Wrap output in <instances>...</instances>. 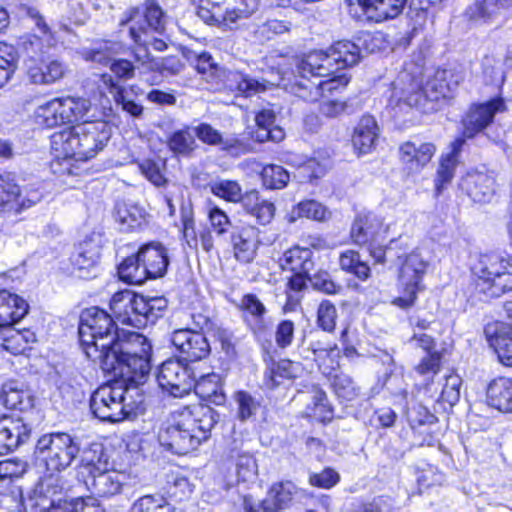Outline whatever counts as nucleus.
Listing matches in <instances>:
<instances>
[{
	"label": "nucleus",
	"instance_id": "f257e3e1",
	"mask_svg": "<svg viewBox=\"0 0 512 512\" xmlns=\"http://www.w3.org/2000/svg\"><path fill=\"white\" fill-rule=\"evenodd\" d=\"M218 414L209 406L193 405L174 411L159 432L160 444L179 455L195 450L210 437Z\"/></svg>",
	"mask_w": 512,
	"mask_h": 512
},
{
	"label": "nucleus",
	"instance_id": "f03ea898",
	"mask_svg": "<svg viewBox=\"0 0 512 512\" xmlns=\"http://www.w3.org/2000/svg\"><path fill=\"white\" fill-rule=\"evenodd\" d=\"M111 137L104 121H84L51 136V152L57 160L87 161L96 156Z\"/></svg>",
	"mask_w": 512,
	"mask_h": 512
},
{
	"label": "nucleus",
	"instance_id": "7ed1b4c3",
	"mask_svg": "<svg viewBox=\"0 0 512 512\" xmlns=\"http://www.w3.org/2000/svg\"><path fill=\"white\" fill-rule=\"evenodd\" d=\"M151 344L139 333L124 331L117 335V340L109 350L112 368L101 364L105 373L113 377H124L134 383H144L148 377L151 364Z\"/></svg>",
	"mask_w": 512,
	"mask_h": 512
},
{
	"label": "nucleus",
	"instance_id": "20e7f679",
	"mask_svg": "<svg viewBox=\"0 0 512 512\" xmlns=\"http://www.w3.org/2000/svg\"><path fill=\"white\" fill-rule=\"evenodd\" d=\"M98 387L90 398L93 414L102 421L120 422L134 413L142 403L141 383L124 377Z\"/></svg>",
	"mask_w": 512,
	"mask_h": 512
},
{
	"label": "nucleus",
	"instance_id": "39448f33",
	"mask_svg": "<svg viewBox=\"0 0 512 512\" xmlns=\"http://www.w3.org/2000/svg\"><path fill=\"white\" fill-rule=\"evenodd\" d=\"M118 331L112 317L104 310L92 307L81 315L79 338L84 353L91 361L112 368L109 350L117 340Z\"/></svg>",
	"mask_w": 512,
	"mask_h": 512
},
{
	"label": "nucleus",
	"instance_id": "423d86ee",
	"mask_svg": "<svg viewBox=\"0 0 512 512\" xmlns=\"http://www.w3.org/2000/svg\"><path fill=\"white\" fill-rule=\"evenodd\" d=\"M80 452V444L75 437L64 432L42 435L35 446V459L44 468V476L64 479L62 472L68 469Z\"/></svg>",
	"mask_w": 512,
	"mask_h": 512
},
{
	"label": "nucleus",
	"instance_id": "0eeeda50",
	"mask_svg": "<svg viewBox=\"0 0 512 512\" xmlns=\"http://www.w3.org/2000/svg\"><path fill=\"white\" fill-rule=\"evenodd\" d=\"M446 72L437 73L435 78L428 81L425 88L422 86V69L420 67H405L391 84L390 101L396 105L404 103L409 107L420 105L423 96L431 100L447 97L450 87L441 82Z\"/></svg>",
	"mask_w": 512,
	"mask_h": 512
},
{
	"label": "nucleus",
	"instance_id": "6e6552de",
	"mask_svg": "<svg viewBox=\"0 0 512 512\" xmlns=\"http://www.w3.org/2000/svg\"><path fill=\"white\" fill-rule=\"evenodd\" d=\"M108 457L101 445H93L84 452L81 460V474L88 490L99 497L118 494L127 477L117 470L108 469Z\"/></svg>",
	"mask_w": 512,
	"mask_h": 512
},
{
	"label": "nucleus",
	"instance_id": "1a4fd4ad",
	"mask_svg": "<svg viewBox=\"0 0 512 512\" xmlns=\"http://www.w3.org/2000/svg\"><path fill=\"white\" fill-rule=\"evenodd\" d=\"M360 60V48L349 40L338 41L328 51H312L297 64L298 71L318 76H329L335 71L357 64Z\"/></svg>",
	"mask_w": 512,
	"mask_h": 512
},
{
	"label": "nucleus",
	"instance_id": "9d476101",
	"mask_svg": "<svg viewBox=\"0 0 512 512\" xmlns=\"http://www.w3.org/2000/svg\"><path fill=\"white\" fill-rule=\"evenodd\" d=\"M476 289L488 297H500L512 290V261L500 254L481 255L474 265Z\"/></svg>",
	"mask_w": 512,
	"mask_h": 512
},
{
	"label": "nucleus",
	"instance_id": "9b49d317",
	"mask_svg": "<svg viewBox=\"0 0 512 512\" xmlns=\"http://www.w3.org/2000/svg\"><path fill=\"white\" fill-rule=\"evenodd\" d=\"M428 268V262L417 251L405 256L399 271V288L402 295L393 299L392 304L408 309L415 304L417 294L422 290L421 281Z\"/></svg>",
	"mask_w": 512,
	"mask_h": 512
},
{
	"label": "nucleus",
	"instance_id": "f8f14e48",
	"mask_svg": "<svg viewBox=\"0 0 512 512\" xmlns=\"http://www.w3.org/2000/svg\"><path fill=\"white\" fill-rule=\"evenodd\" d=\"M295 82L292 84V92L310 102L319 101L326 97V93L343 89L349 83L350 78L344 72L335 71L329 76H318L315 74L302 75L297 70Z\"/></svg>",
	"mask_w": 512,
	"mask_h": 512
},
{
	"label": "nucleus",
	"instance_id": "ddd939ff",
	"mask_svg": "<svg viewBox=\"0 0 512 512\" xmlns=\"http://www.w3.org/2000/svg\"><path fill=\"white\" fill-rule=\"evenodd\" d=\"M159 387L174 397L188 394L194 385V376L187 364L179 359L163 362L157 373Z\"/></svg>",
	"mask_w": 512,
	"mask_h": 512
},
{
	"label": "nucleus",
	"instance_id": "4468645a",
	"mask_svg": "<svg viewBox=\"0 0 512 512\" xmlns=\"http://www.w3.org/2000/svg\"><path fill=\"white\" fill-rule=\"evenodd\" d=\"M394 222L374 213L360 214L351 228V238L359 246L373 243H383L394 234Z\"/></svg>",
	"mask_w": 512,
	"mask_h": 512
},
{
	"label": "nucleus",
	"instance_id": "2eb2a0df",
	"mask_svg": "<svg viewBox=\"0 0 512 512\" xmlns=\"http://www.w3.org/2000/svg\"><path fill=\"white\" fill-rule=\"evenodd\" d=\"M408 0H347L350 13L359 19L382 22L399 16Z\"/></svg>",
	"mask_w": 512,
	"mask_h": 512
},
{
	"label": "nucleus",
	"instance_id": "dca6fc26",
	"mask_svg": "<svg viewBox=\"0 0 512 512\" xmlns=\"http://www.w3.org/2000/svg\"><path fill=\"white\" fill-rule=\"evenodd\" d=\"M144 296L137 295L130 290L115 293L110 301V309L114 317L122 324L136 328L144 326Z\"/></svg>",
	"mask_w": 512,
	"mask_h": 512
},
{
	"label": "nucleus",
	"instance_id": "f3484780",
	"mask_svg": "<svg viewBox=\"0 0 512 512\" xmlns=\"http://www.w3.org/2000/svg\"><path fill=\"white\" fill-rule=\"evenodd\" d=\"M66 487L65 479L53 476H42L30 497V508L33 512H55Z\"/></svg>",
	"mask_w": 512,
	"mask_h": 512
},
{
	"label": "nucleus",
	"instance_id": "a211bd4d",
	"mask_svg": "<svg viewBox=\"0 0 512 512\" xmlns=\"http://www.w3.org/2000/svg\"><path fill=\"white\" fill-rule=\"evenodd\" d=\"M142 15L139 13L138 8L129 9L120 21L121 25H129L130 38L135 43V47L132 51L134 59L140 65L151 70V65L156 62L147 48L148 34L147 29L140 23Z\"/></svg>",
	"mask_w": 512,
	"mask_h": 512
},
{
	"label": "nucleus",
	"instance_id": "6ab92c4d",
	"mask_svg": "<svg viewBox=\"0 0 512 512\" xmlns=\"http://www.w3.org/2000/svg\"><path fill=\"white\" fill-rule=\"evenodd\" d=\"M461 190L477 203H489L496 194V179L493 172L473 170L461 178Z\"/></svg>",
	"mask_w": 512,
	"mask_h": 512
},
{
	"label": "nucleus",
	"instance_id": "aec40b11",
	"mask_svg": "<svg viewBox=\"0 0 512 512\" xmlns=\"http://www.w3.org/2000/svg\"><path fill=\"white\" fill-rule=\"evenodd\" d=\"M505 105L502 99H492L486 103L471 106L463 124V136L472 138L482 130H484L494 119L498 112H502Z\"/></svg>",
	"mask_w": 512,
	"mask_h": 512
},
{
	"label": "nucleus",
	"instance_id": "412c9836",
	"mask_svg": "<svg viewBox=\"0 0 512 512\" xmlns=\"http://www.w3.org/2000/svg\"><path fill=\"white\" fill-rule=\"evenodd\" d=\"M171 341L177 350L185 356V360L199 361L210 353V345L206 337L191 329H178L173 332Z\"/></svg>",
	"mask_w": 512,
	"mask_h": 512
},
{
	"label": "nucleus",
	"instance_id": "4be33fe9",
	"mask_svg": "<svg viewBox=\"0 0 512 512\" xmlns=\"http://www.w3.org/2000/svg\"><path fill=\"white\" fill-rule=\"evenodd\" d=\"M259 243V230L255 226L239 225L233 228L231 244L237 261L251 263L257 255Z\"/></svg>",
	"mask_w": 512,
	"mask_h": 512
},
{
	"label": "nucleus",
	"instance_id": "5701e85b",
	"mask_svg": "<svg viewBox=\"0 0 512 512\" xmlns=\"http://www.w3.org/2000/svg\"><path fill=\"white\" fill-rule=\"evenodd\" d=\"M284 80V76L280 74L275 78H263L259 80L243 72L232 71L227 75L226 85L230 90L236 91L239 95L251 97L266 91L270 86L280 85Z\"/></svg>",
	"mask_w": 512,
	"mask_h": 512
},
{
	"label": "nucleus",
	"instance_id": "b1692460",
	"mask_svg": "<svg viewBox=\"0 0 512 512\" xmlns=\"http://www.w3.org/2000/svg\"><path fill=\"white\" fill-rule=\"evenodd\" d=\"M436 147L431 142L406 141L399 147V158L406 169L420 172L433 158Z\"/></svg>",
	"mask_w": 512,
	"mask_h": 512
},
{
	"label": "nucleus",
	"instance_id": "393cba45",
	"mask_svg": "<svg viewBox=\"0 0 512 512\" xmlns=\"http://www.w3.org/2000/svg\"><path fill=\"white\" fill-rule=\"evenodd\" d=\"M139 258L149 278L162 277L169 264L168 252L160 242H150L142 245L139 250Z\"/></svg>",
	"mask_w": 512,
	"mask_h": 512
},
{
	"label": "nucleus",
	"instance_id": "a878e982",
	"mask_svg": "<svg viewBox=\"0 0 512 512\" xmlns=\"http://www.w3.org/2000/svg\"><path fill=\"white\" fill-rule=\"evenodd\" d=\"M101 247L98 242L88 239L77 247L71 258L74 272L79 278L93 277L92 270L95 269L100 259Z\"/></svg>",
	"mask_w": 512,
	"mask_h": 512
},
{
	"label": "nucleus",
	"instance_id": "bb28decb",
	"mask_svg": "<svg viewBox=\"0 0 512 512\" xmlns=\"http://www.w3.org/2000/svg\"><path fill=\"white\" fill-rule=\"evenodd\" d=\"M27 301L8 290H0V328H10L28 313Z\"/></svg>",
	"mask_w": 512,
	"mask_h": 512
},
{
	"label": "nucleus",
	"instance_id": "cd10ccee",
	"mask_svg": "<svg viewBox=\"0 0 512 512\" xmlns=\"http://www.w3.org/2000/svg\"><path fill=\"white\" fill-rule=\"evenodd\" d=\"M30 429L21 419L0 421V455L8 454L27 441Z\"/></svg>",
	"mask_w": 512,
	"mask_h": 512
},
{
	"label": "nucleus",
	"instance_id": "c85d7f7f",
	"mask_svg": "<svg viewBox=\"0 0 512 512\" xmlns=\"http://www.w3.org/2000/svg\"><path fill=\"white\" fill-rule=\"evenodd\" d=\"M379 128L372 116H363L354 129L352 144L359 154L371 152L376 145Z\"/></svg>",
	"mask_w": 512,
	"mask_h": 512
},
{
	"label": "nucleus",
	"instance_id": "c756f323",
	"mask_svg": "<svg viewBox=\"0 0 512 512\" xmlns=\"http://www.w3.org/2000/svg\"><path fill=\"white\" fill-rule=\"evenodd\" d=\"M296 487L291 482L274 484L269 490L268 496L258 508H251L249 512H279L292 500Z\"/></svg>",
	"mask_w": 512,
	"mask_h": 512
},
{
	"label": "nucleus",
	"instance_id": "7c9ffc66",
	"mask_svg": "<svg viewBox=\"0 0 512 512\" xmlns=\"http://www.w3.org/2000/svg\"><path fill=\"white\" fill-rule=\"evenodd\" d=\"M248 34L257 42L264 43L289 31V24L274 18H257L247 25Z\"/></svg>",
	"mask_w": 512,
	"mask_h": 512
},
{
	"label": "nucleus",
	"instance_id": "2f4dec72",
	"mask_svg": "<svg viewBox=\"0 0 512 512\" xmlns=\"http://www.w3.org/2000/svg\"><path fill=\"white\" fill-rule=\"evenodd\" d=\"M193 388L196 394L202 399L215 404L222 405L226 400L223 392V379L217 373H209L194 380Z\"/></svg>",
	"mask_w": 512,
	"mask_h": 512
},
{
	"label": "nucleus",
	"instance_id": "473e14b6",
	"mask_svg": "<svg viewBox=\"0 0 512 512\" xmlns=\"http://www.w3.org/2000/svg\"><path fill=\"white\" fill-rule=\"evenodd\" d=\"M302 370L301 364L283 359L278 362H272L264 373L263 383L273 389L281 384L285 379H294L298 377Z\"/></svg>",
	"mask_w": 512,
	"mask_h": 512
},
{
	"label": "nucleus",
	"instance_id": "72a5a7b5",
	"mask_svg": "<svg viewBox=\"0 0 512 512\" xmlns=\"http://www.w3.org/2000/svg\"><path fill=\"white\" fill-rule=\"evenodd\" d=\"M489 404L502 412H512V380L505 377L494 379L488 386Z\"/></svg>",
	"mask_w": 512,
	"mask_h": 512
},
{
	"label": "nucleus",
	"instance_id": "f704fd0d",
	"mask_svg": "<svg viewBox=\"0 0 512 512\" xmlns=\"http://www.w3.org/2000/svg\"><path fill=\"white\" fill-rule=\"evenodd\" d=\"M66 72V66L59 60L52 59L46 63V72L37 62L27 64V75L34 84H53L62 79Z\"/></svg>",
	"mask_w": 512,
	"mask_h": 512
},
{
	"label": "nucleus",
	"instance_id": "c9c22d12",
	"mask_svg": "<svg viewBox=\"0 0 512 512\" xmlns=\"http://www.w3.org/2000/svg\"><path fill=\"white\" fill-rule=\"evenodd\" d=\"M312 256L310 249L296 246L284 253L281 266L293 273L310 274L314 268Z\"/></svg>",
	"mask_w": 512,
	"mask_h": 512
},
{
	"label": "nucleus",
	"instance_id": "e433bc0d",
	"mask_svg": "<svg viewBox=\"0 0 512 512\" xmlns=\"http://www.w3.org/2000/svg\"><path fill=\"white\" fill-rule=\"evenodd\" d=\"M0 399L9 409L27 410L33 406L31 395L23 390L16 381H8L2 385Z\"/></svg>",
	"mask_w": 512,
	"mask_h": 512
},
{
	"label": "nucleus",
	"instance_id": "4c0bfd02",
	"mask_svg": "<svg viewBox=\"0 0 512 512\" xmlns=\"http://www.w3.org/2000/svg\"><path fill=\"white\" fill-rule=\"evenodd\" d=\"M35 122L45 128H54L65 124L61 98H55L37 106L34 111Z\"/></svg>",
	"mask_w": 512,
	"mask_h": 512
},
{
	"label": "nucleus",
	"instance_id": "58836bf2",
	"mask_svg": "<svg viewBox=\"0 0 512 512\" xmlns=\"http://www.w3.org/2000/svg\"><path fill=\"white\" fill-rule=\"evenodd\" d=\"M490 344L500 362L506 366H512V326L499 324L490 339Z\"/></svg>",
	"mask_w": 512,
	"mask_h": 512
},
{
	"label": "nucleus",
	"instance_id": "ea45409f",
	"mask_svg": "<svg viewBox=\"0 0 512 512\" xmlns=\"http://www.w3.org/2000/svg\"><path fill=\"white\" fill-rule=\"evenodd\" d=\"M53 42V36H49L47 34H29L23 37L21 47L28 57L26 65L31 64V61L37 62L38 59H41V57L51 48Z\"/></svg>",
	"mask_w": 512,
	"mask_h": 512
},
{
	"label": "nucleus",
	"instance_id": "a19ab883",
	"mask_svg": "<svg viewBox=\"0 0 512 512\" xmlns=\"http://www.w3.org/2000/svg\"><path fill=\"white\" fill-rule=\"evenodd\" d=\"M119 277L133 285L143 284L149 277L139 258V252L135 256L127 257L118 267Z\"/></svg>",
	"mask_w": 512,
	"mask_h": 512
},
{
	"label": "nucleus",
	"instance_id": "79ce46f5",
	"mask_svg": "<svg viewBox=\"0 0 512 512\" xmlns=\"http://www.w3.org/2000/svg\"><path fill=\"white\" fill-rule=\"evenodd\" d=\"M17 204L20 207H30L33 202H25L21 195L20 187L14 182L11 174L0 175V208L10 204Z\"/></svg>",
	"mask_w": 512,
	"mask_h": 512
},
{
	"label": "nucleus",
	"instance_id": "37998d69",
	"mask_svg": "<svg viewBox=\"0 0 512 512\" xmlns=\"http://www.w3.org/2000/svg\"><path fill=\"white\" fill-rule=\"evenodd\" d=\"M8 335L4 338L2 348L11 354H22L31 343L36 341V335L29 329L16 330L8 328Z\"/></svg>",
	"mask_w": 512,
	"mask_h": 512
},
{
	"label": "nucleus",
	"instance_id": "c03bdc74",
	"mask_svg": "<svg viewBox=\"0 0 512 512\" xmlns=\"http://www.w3.org/2000/svg\"><path fill=\"white\" fill-rule=\"evenodd\" d=\"M168 146L175 154L189 155L197 147L193 128L186 127L173 132L168 139Z\"/></svg>",
	"mask_w": 512,
	"mask_h": 512
},
{
	"label": "nucleus",
	"instance_id": "a18cd8bd",
	"mask_svg": "<svg viewBox=\"0 0 512 512\" xmlns=\"http://www.w3.org/2000/svg\"><path fill=\"white\" fill-rule=\"evenodd\" d=\"M61 103L66 123L84 119L91 109L90 101L81 97L61 98Z\"/></svg>",
	"mask_w": 512,
	"mask_h": 512
},
{
	"label": "nucleus",
	"instance_id": "49530a36",
	"mask_svg": "<svg viewBox=\"0 0 512 512\" xmlns=\"http://www.w3.org/2000/svg\"><path fill=\"white\" fill-rule=\"evenodd\" d=\"M340 267L349 273L354 274L358 279L365 281L370 276L369 266L361 261L358 252L346 250L340 254Z\"/></svg>",
	"mask_w": 512,
	"mask_h": 512
},
{
	"label": "nucleus",
	"instance_id": "de8ad7c7",
	"mask_svg": "<svg viewBox=\"0 0 512 512\" xmlns=\"http://www.w3.org/2000/svg\"><path fill=\"white\" fill-rule=\"evenodd\" d=\"M512 5V0H483L469 10V17L474 21H487L496 15L501 8Z\"/></svg>",
	"mask_w": 512,
	"mask_h": 512
},
{
	"label": "nucleus",
	"instance_id": "09e8293b",
	"mask_svg": "<svg viewBox=\"0 0 512 512\" xmlns=\"http://www.w3.org/2000/svg\"><path fill=\"white\" fill-rule=\"evenodd\" d=\"M234 7L225 12L223 21L226 24L236 23L253 15L259 8L260 0H230Z\"/></svg>",
	"mask_w": 512,
	"mask_h": 512
},
{
	"label": "nucleus",
	"instance_id": "8fccbe9b",
	"mask_svg": "<svg viewBox=\"0 0 512 512\" xmlns=\"http://www.w3.org/2000/svg\"><path fill=\"white\" fill-rule=\"evenodd\" d=\"M194 135L203 143L214 146H221L223 149L234 147V139H224L221 133L207 123L193 127Z\"/></svg>",
	"mask_w": 512,
	"mask_h": 512
},
{
	"label": "nucleus",
	"instance_id": "3c124183",
	"mask_svg": "<svg viewBox=\"0 0 512 512\" xmlns=\"http://www.w3.org/2000/svg\"><path fill=\"white\" fill-rule=\"evenodd\" d=\"M263 185L268 189H282L289 182V173L279 165L269 164L261 172Z\"/></svg>",
	"mask_w": 512,
	"mask_h": 512
},
{
	"label": "nucleus",
	"instance_id": "603ef678",
	"mask_svg": "<svg viewBox=\"0 0 512 512\" xmlns=\"http://www.w3.org/2000/svg\"><path fill=\"white\" fill-rule=\"evenodd\" d=\"M326 214L327 210L321 203L314 200H305L293 208L290 221L293 222L302 217L321 221L325 219Z\"/></svg>",
	"mask_w": 512,
	"mask_h": 512
},
{
	"label": "nucleus",
	"instance_id": "864d4df0",
	"mask_svg": "<svg viewBox=\"0 0 512 512\" xmlns=\"http://www.w3.org/2000/svg\"><path fill=\"white\" fill-rule=\"evenodd\" d=\"M213 195L220 197L228 202L238 203L242 199V188L234 180H218L210 185Z\"/></svg>",
	"mask_w": 512,
	"mask_h": 512
},
{
	"label": "nucleus",
	"instance_id": "5fc2aeb1",
	"mask_svg": "<svg viewBox=\"0 0 512 512\" xmlns=\"http://www.w3.org/2000/svg\"><path fill=\"white\" fill-rule=\"evenodd\" d=\"M131 512H173V509L163 496L145 495L134 502Z\"/></svg>",
	"mask_w": 512,
	"mask_h": 512
},
{
	"label": "nucleus",
	"instance_id": "6e6d98bb",
	"mask_svg": "<svg viewBox=\"0 0 512 512\" xmlns=\"http://www.w3.org/2000/svg\"><path fill=\"white\" fill-rule=\"evenodd\" d=\"M17 68L13 47L0 44V88L7 84Z\"/></svg>",
	"mask_w": 512,
	"mask_h": 512
},
{
	"label": "nucleus",
	"instance_id": "4d7b16f0",
	"mask_svg": "<svg viewBox=\"0 0 512 512\" xmlns=\"http://www.w3.org/2000/svg\"><path fill=\"white\" fill-rule=\"evenodd\" d=\"M181 222L183 238L187 246L192 250H197L199 247L198 229L195 226L193 210L190 206L182 207L181 209Z\"/></svg>",
	"mask_w": 512,
	"mask_h": 512
},
{
	"label": "nucleus",
	"instance_id": "13d9d810",
	"mask_svg": "<svg viewBox=\"0 0 512 512\" xmlns=\"http://www.w3.org/2000/svg\"><path fill=\"white\" fill-rule=\"evenodd\" d=\"M458 162L453 157L442 156L437 170L435 182V191L439 195L452 181L455 168Z\"/></svg>",
	"mask_w": 512,
	"mask_h": 512
},
{
	"label": "nucleus",
	"instance_id": "bf43d9fd",
	"mask_svg": "<svg viewBox=\"0 0 512 512\" xmlns=\"http://www.w3.org/2000/svg\"><path fill=\"white\" fill-rule=\"evenodd\" d=\"M139 13L142 15V20L140 23L147 29V31L149 29L157 33H162L164 31L165 17L164 13L158 5L150 3L146 6L144 13L140 11Z\"/></svg>",
	"mask_w": 512,
	"mask_h": 512
},
{
	"label": "nucleus",
	"instance_id": "052dcab7",
	"mask_svg": "<svg viewBox=\"0 0 512 512\" xmlns=\"http://www.w3.org/2000/svg\"><path fill=\"white\" fill-rule=\"evenodd\" d=\"M236 474L238 481L253 482L257 478L258 466L250 454H240L236 460Z\"/></svg>",
	"mask_w": 512,
	"mask_h": 512
},
{
	"label": "nucleus",
	"instance_id": "680f3d73",
	"mask_svg": "<svg viewBox=\"0 0 512 512\" xmlns=\"http://www.w3.org/2000/svg\"><path fill=\"white\" fill-rule=\"evenodd\" d=\"M55 512H105L94 499H73L58 503Z\"/></svg>",
	"mask_w": 512,
	"mask_h": 512
},
{
	"label": "nucleus",
	"instance_id": "e2e57ef3",
	"mask_svg": "<svg viewBox=\"0 0 512 512\" xmlns=\"http://www.w3.org/2000/svg\"><path fill=\"white\" fill-rule=\"evenodd\" d=\"M146 211L138 204H125L118 209V217L128 228H136L145 220Z\"/></svg>",
	"mask_w": 512,
	"mask_h": 512
},
{
	"label": "nucleus",
	"instance_id": "0e129e2a",
	"mask_svg": "<svg viewBox=\"0 0 512 512\" xmlns=\"http://www.w3.org/2000/svg\"><path fill=\"white\" fill-rule=\"evenodd\" d=\"M337 310L330 301H322L317 310V323L324 331L332 332L336 326Z\"/></svg>",
	"mask_w": 512,
	"mask_h": 512
},
{
	"label": "nucleus",
	"instance_id": "69168bd1",
	"mask_svg": "<svg viewBox=\"0 0 512 512\" xmlns=\"http://www.w3.org/2000/svg\"><path fill=\"white\" fill-rule=\"evenodd\" d=\"M462 379L458 374L451 373L446 376L445 384L441 392V400L450 406L455 405L460 399V387Z\"/></svg>",
	"mask_w": 512,
	"mask_h": 512
},
{
	"label": "nucleus",
	"instance_id": "338daca9",
	"mask_svg": "<svg viewBox=\"0 0 512 512\" xmlns=\"http://www.w3.org/2000/svg\"><path fill=\"white\" fill-rule=\"evenodd\" d=\"M238 307L257 321L261 320L266 313L265 305L254 294H245L241 298Z\"/></svg>",
	"mask_w": 512,
	"mask_h": 512
},
{
	"label": "nucleus",
	"instance_id": "774afa93",
	"mask_svg": "<svg viewBox=\"0 0 512 512\" xmlns=\"http://www.w3.org/2000/svg\"><path fill=\"white\" fill-rule=\"evenodd\" d=\"M333 388L338 397L350 401L358 395V388L347 375H336L333 380Z\"/></svg>",
	"mask_w": 512,
	"mask_h": 512
}]
</instances>
